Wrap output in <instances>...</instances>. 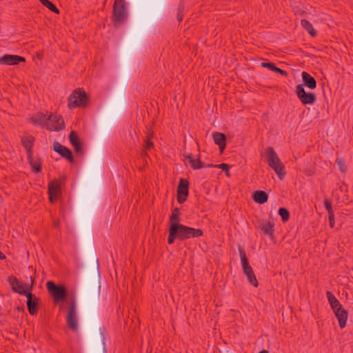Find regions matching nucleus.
Returning <instances> with one entry per match:
<instances>
[{"label":"nucleus","mask_w":353,"mask_h":353,"mask_svg":"<svg viewBox=\"0 0 353 353\" xmlns=\"http://www.w3.org/2000/svg\"><path fill=\"white\" fill-rule=\"evenodd\" d=\"M265 156L268 165L274 170L279 179L283 180L285 176L284 165L273 148L268 147L265 150Z\"/></svg>","instance_id":"obj_1"},{"label":"nucleus","mask_w":353,"mask_h":353,"mask_svg":"<svg viewBox=\"0 0 353 353\" xmlns=\"http://www.w3.org/2000/svg\"><path fill=\"white\" fill-rule=\"evenodd\" d=\"M171 227L175 231L177 239L184 241L190 238H197L203 235V232L201 229H195L181 223L172 224Z\"/></svg>","instance_id":"obj_2"},{"label":"nucleus","mask_w":353,"mask_h":353,"mask_svg":"<svg viewBox=\"0 0 353 353\" xmlns=\"http://www.w3.org/2000/svg\"><path fill=\"white\" fill-rule=\"evenodd\" d=\"M46 288L49 293L53 297V301L55 304L63 303L67 297V290L63 285H56L53 281H49L46 283Z\"/></svg>","instance_id":"obj_3"},{"label":"nucleus","mask_w":353,"mask_h":353,"mask_svg":"<svg viewBox=\"0 0 353 353\" xmlns=\"http://www.w3.org/2000/svg\"><path fill=\"white\" fill-rule=\"evenodd\" d=\"M68 101V108L70 109L84 107L88 103V97L83 90L79 88L72 92L69 96Z\"/></svg>","instance_id":"obj_4"},{"label":"nucleus","mask_w":353,"mask_h":353,"mask_svg":"<svg viewBox=\"0 0 353 353\" xmlns=\"http://www.w3.org/2000/svg\"><path fill=\"white\" fill-rule=\"evenodd\" d=\"M100 288L99 281L97 280L94 284L89 283L86 285L83 296L88 305L92 306L96 303L99 298Z\"/></svg>","instance_id":"obj_5"},{"label":"nucleus","mask_w":353,"mask_h":353,"mask_svg":"<svg viewBox=\"0 0 353 353\" xmlns=\"http://www.w3.org/2000/svg\"><path fill=\"white\" fill-rule=\"evenodd\" d=\"M105 329L100 327L94 334L93 346L91 353H106L105 348Z\"/></svg>","instance_id":"obj_6"},{"label":"nucleus","mask_w":353,"mask_h":353,"mask_svg":"<svg viewBox=\"0 0 353 353\" xmlns=\"http://www.w3.org/2000/svg\"><path fill=\"white\" fill-rule=\"evenodd\" d=\"M126 18L125 0H114L113 4L112 20L114 26H119Z\"/></svg>","instance_id":"obj_7"},{"label":"nucleus","mask_w":353,"mask_h":353,"mask_svg":"<svg viewBox=\"0 0 353 353\" xmlns=\"http://www.w3.org/2000/svg\"><path fill=\"white\" fill-rule=\"evenodd\" d=\"M295 92L298 99L304 105L313 104L316 101V94L312 92H306L303 85H298Z\"/></svg>","instance_id":"obj_8"},{"label":"nucleus","mask_w":353,"mask_h":353,"mask_svg":"<svg viewBox=\"0 0 353 353\" xmlns=\"http://www.w3.org/2000/svg\"><path fill=\"white\" fill-rule=\"evenodd\" d=\"M46 128L50 131H60L65 128L64 121L61 115L50 114L48 117Z\"/></svg>","instance_id":"obj_9"},{"label":"nucleus","mask_w":353,"mask_h":353,"mask_svg":"<svg viewBox=\"0 0 353 353\" xmlns=\"http://www.w3.org/2000/svg\"><path fill=\"white\" fill-rule=\"evenodd\" d=\"M189 194V182L185 179H180L176 190L177 201L182 204L186 200Z\"/></svg>","instance_id":"obj_10"},{"label":"nucleus","mask_w":353,"mask_h":353,"mask_svg":"<svg viewBox=\"0 0 353 353\" xmlns=\"http://www.w3.org/2000/svg\"><path fill=\"white\" fill-rule=\"evenodd\" d=\"M8 281L10 285L12 287V290L19 294L26 296L27 294L31 292L32 288L28 287L26 285H24L21 281H19L17 278L14 276H8Z\"/></svg>","instance_id":"obj_11"},{"label":"nucleus","mask_w":353,"mask_h":353,"mask_svg":"<svg viewBox=\"0 0 353 353\" xmlns=\"http://www.w3.org/2000/svg\"><path fill=\"white\" fill-rule=\"evenodd\" d=\"M68 326L73 331L78 328V323L76 315V304L74 301H71L69 303L68 315L66 317Z\"/></svg>","instance_id":"obj_12"},{"label":"nucleus","mask_w":353,"mask_h":353,"mask_svg":"<svg viewBox=\"0 0 353 353\" xmlns=\"http://www.w3.org/2000/svg\"><path fill=\"white\" fill-rule=\"evenodd\" d=\"M49 201L53 203L57 196L61 194V183L58 180H52L48 183Z\"/></svg>","instance_id":"obj_13"},{"label":"nucleus","mask_w":353,"mask_h":353,"mask_svg":"<svg viewBox=\"0 0 353 353\" xmlns=\"http://www.w3.org/2000/svg\"><path fill=\"white\" fill-rule=\"evenodd\" d=\"M184 157H185V161L187 162H188V163L190 164V165L191 166V168L193 170H198V169H201L203 168H213L214 167L213 164H205V163L202 162L200 160L199 157L196 159H194V157L191 153L185 154Z\"/></svg>","instance_id":"obj_14"},{"label":"nucleus","mask_w":353,"mask_h":353,"mask_svg":"<svg viewBox=\"0 0 353 353\" xmlns=\"http://www.w3.org/2000/svg\"><path fill=\"white\" fill-rule=\"evenodd\" d=\"M25 61L24 57L18 55L5 54L0 58V64L8 65H18L20 62Z\"/></svg>","instance_id":"obj_15"},{"label":"nucleus","mask_w":353,"mask_h":353,"mask_svg":"<svg viewBox=\"0 0 353 353\" xmlns=\"http://www.w3.org/2000/svg\"><path fill=\"white\" fill-rule=\"evenodd\" d=\"M53 150L59 153L62 157L68 159L70 162H72L74 161L71 150L61 145L60 143L54 142L53 144Z\"/></svg>","instance_id":"obj_16"},{"label":"nucleus","mask_w":353,"mask_h":353,"mask_svg":"<svg viewBox=\"0 0 353 353\" xmlns=\"http://www.w3.org/2000/svg\"><path fill=\"white\" fill-rule=\"evenodd\" d=\"M35 141V139L32 135H26L21 137V143L26 149L28 159H30L33 154L32 148Z\"/></svg>","instance_id":"obj_17"},{"label":"nucleus","mask_w":353,"mask_h":353,"mask_svg":"<svg viewBox=\"0 0 353 353\" xmlns=\"http://www.w3.org/2000/svg\"><path fill=\"white\" fill-rule=\"evenodd\" d=\"M27 297V307L31 315H36L38 312L39 299L31 292L26 296Z\"/></svg>","instance_id":"obj_18"},{"label":"nucleus","mask_w":353,"mask_h":353,"mask_svg":"<svg viewBox=\"0 0 353 353\" xmlns=\"http://www.w3.org/2000/svg\"><path fill=\"white\" fill-rule=\"evenodd\" d=\"M336 319L339 321V327L343 328L346 325L348 313L346 310L342 307V305L333 310Z\"/></svg>","instance_id":"obj_19"},{"label":"nucleus","mask_w":353,"mask_h":353,"mask_svg":"<svg viewBox=\"0 0 353 353\" xmlns=\"http://www.w3.org/2000/svg\"><path fill=\"white\" fill-rule=\"evenodd\" d=\"M69 139L70 143L74 148L75 152L77 154L83 153V148L82 144L78 137L77 133L74 131H72L69 134Z\"/></svg>","instance_id":"obj_20"},{"label":"nucleus","mask_w":353,"mask_h":353,"mask_svg":"<svg viewBox=\"0 0 353 353\" xmlns=\"http://www.w3.org/2000/svg\"><path fill=\"white\" fill-rule=\"evenodd\" d=\"M214 143L219 145L220 152L222 153L226 146V137L223 133L215 132L212 134Z\"/></svg>","instance_id":"obj_21"},{"label":"nucleus","mask_w":353,"mask_h":353,"mask_svg":"<svg viewBox=\"0 0 353 353\" xmlns=\"http://www.w3.org/2000/svg\"><path fill=\"white\" fill-rule=\"evenodd\" d=\"M30 121L34 125L46 127L48 117L43 112H37L36 114L30 118Z\"/></svg>","instance_id":"obj_22"},{"label":"nucleus","mask_w":353,"mask_h":353,"mask_svg":"<svg viewBox=\"0 0 353 353\" xmlns=\"http://www.w3.org/2000/svg\"><path fill=\"white\" fill-rule=\"evenodd\" d=\"M302 79L303 87L305 86L309 89L314 90L316 88V81L315 79L312 77L307 72H303L302 74Z\"/></svg>","instance_id":"obj_23"},{"label":"nucleus","mask_w":353,"mask_h":353,"mask_svg":"<svg viewBox=\"0 0 353 353\" xmlns=\"http://www.w3.org/2000/svg\"><path fill=\"white\" fill-rule=\"evenodd\" d=\"M252 199L256 203L263 204L267 202L268 194L263 190H257L252 194Z\"/></svg>","instance_id":"obj_24"},{"label":"nucleus","mask_w":353,"mask_h":353,"mask_svg":"<svg viewBox=\"0 0 353 353\" xmlns=\"http://www.w3.org/2000/svg\"><path fill=\"white\" fill-rule=\"evenodd\" d=\"M28 162L32 168V170L34 173L41 172L42 170V161L40 159H34L33 154L31 155L30 159H28Z\"/></svg>","instance_id":"obj_25"},{"label":"nucleus","mask_w":353,"mask_h":353,"mask_svg":"<svg viewBox=\"0 0 353 353\" xmlns=\"http://www.w3.org/2000/svg\"><path fill=\"white\" fill-rule=\"evenodd\" d=\"M238 248H239V256H240L241 265H242V270H243V271L244 270H248V268H251V266H250L248 259L246 256L245 251L244 248L241 245H239Z\"/></svg>","instance_id":"obj_26"},{"label":"nucleus","mask_w":353,"mask_h":353,"mask_svg":"<svg viewBox=\"0 0 353 353\" xmlns=\"http://www.w3.org/2000/svg\"><path fill=\"white\" fill-rule=\"evenodd\" d=\"M261 66L263 68H267L269 70L274 71L275 72H278L283 76L287 77L288 72L285 70H283L275 65V63L272 62H262L261 63Z\"/></svg>","instance_id":"obj_27"},{"label":"nucleus","mask_w":353,"mask_h":353,"mask_svg":"<svg viewBox=\"0 0 353 353\" xmlns=\"http://www.w3.org/2000/svg\"><path fill=\"white\" fill-rule=\"evenodd\" d=\"M243 272L247 276L248 281L254 287L258 286V281L252 267L248 268V270H244Z\"/></svg>","instance_id":"obj_28"},{"label":"nucleus","mask_w":353,"mask_h":353,"mask_svg":"<svg viewBox=\"0 0 353 353\" xmlns=\"http://www.w3.org/2000/svg\"><path fill=\"white\" fill-rule=\"evenodd\" d=\"M326 296L332 310H336L337 307L342 305L331 292L327 291L326 292Z\"/></svg>","instance_id":"obj_29"},{"label":"nucleus","mask_w":353,"mask_h":353,"mask_svg":"<svg viewBox=\"0 0 353 353\" xmlns=\"http://www.w3.org/2000/svg\"><path fill=\"white\" fill-rule=\"evenodd\" d=\"M180 210L178 208H175L172 210V214L169 219V225L172 224H179L180 223V216H181Z\"/></svg>","instance_id":"obj_30"},{"label":"nucleus","mask_w":353,"mask_h":353,"mask_svg":"<svg viewBox=\"0 0 353 353\" xmlns=\"http://www.w3.org/2000/svg\"><path fill=\"white\" fill-rule=\"evenodd\" d=\"M301 26L303 27V28L312 37H314L316 36L317 32L314 29L312 23L307 21V19H302L301 21Z\"/></svg>","instance_id":"obj_31"},{"label":"nucleus","mask_w":353,"mask_h":353,"mask_svg":"<svg viewBox=\"0 0 353 353\" xmlns=\"http://www.w3.org/2000/svg\"><path fill=\"white\" fill-rule=\"evenodd\" d=\"M261 229L265 234L272 236L274 233L273 224L269 221H265L262 223Z\"/></svg>","instance_id":"obj_32"},{"label":"nucleus","mask_w":353,"mask_h":353,"mask_svg":"<svg viewBox=\"0 0 353 353\" xmlns=\"http://www.w3.org/2000/svg\"><path fill=\"white\" fill-rule=\"evenodd\" d=\"M39 1L54 13L59 14V10L49 0H39Z\"/></svg>","instance_id":"obj_33"},{"label":"nucleus","mask_w":353,"mask_h":353,"mask_svg":"<svg viewBox=\"0 0 353 353\" xmlns=\"http://www.w3.org/2000/svg\"><path fill=\"white\" fill-rule=\"evenodd\" d=\"M279 214L281 216L282 221L283 222H286L289 220L290 218V212L289 211L285 208H280L279 209Z\"/></svg>","instance_id":"obj_34"},{"label":"nucleus","mask_w":353,"mask_h":353,"mask_svg":"<svg viewBox=\"0 0 353 353\" xmlns=\"http://www.w3.org/2000/svg\"><path fill=\"white\" fill-rule=\"evenodd\" d=\"M168 233L169 234H168V243L169 244H172V243H174V240L176 239H177V236L176 234L175 231H174V230L172 229L171 225H169Z\"/></svg>","instance_id":"obj_35"},{"label":"nucleus","mask_w":353,"mask_h":353,"mask_svg":"<svg viewBox=\"0 0 353 353\" xmlns=\"http://www.w3.org/2000/svg\"><path fill=\"white\" fill-rule=\"evenodd\" d=\"M336 163L337 164L339 169L342 173H345L347 171V168L345 165V160L341 158H338L336 160Z\"/></svg>","instance_id":"obj_36"},{"label":"nucleus","mask_w":353,"mask_h":353,"mask_svg":"<svg viewBox=\"0 0 353 353\" xmlns=\"http://www.w3.org/2000/svg\"><path fill=\"white\" fill-rule=\"evenodd\" d=\"M185 10V6L183 3H180L177 10L176 18L179 22H181L183 17V12Z\"/></svg>","instance_id":"obj_37"},{"label":"nucleus","mask_w":353,"mask_h":353,"mask_svg":"<svg viewBox=\"0 0 353 353\" xmlns=\"http://www.w3.org/2000/svg\"><path fill=\"white\" fill-rule=\"evenodd\" d=\"M324 205H325V207L328 214L334 213V211H333L332 207V202L330 200L325 199L324 201Z\"/></svg>","instance_id":"obj_38"},{"label":"nucleus","mask_w":353,"mask_h":353,"mask_svg":"<svg viewBox=\"0 0 353 353\" xmlns=\"http://www.w3.org/2000/svg\"><path fill=\"white\" fill-rule=\"evenodd\" d=\"M214 167H216V168H221V169L225 170V172H226V174L229 175V168L230 167V165L228 164L221 163V164H218V165H214Z\"/></svg>","instance_id":"obj_39"},{"label":"nucleus","mask_w":353,"mask_h":353,"mask_svg":"<svg viewBox=\"0 0 353 353\" xmlns=\"http://www.w3.org/2000/svg\"><path fill=\"white\" fill-rule=\"evenodd\" d=\"M154 147V143L149 140H145L144 149L145 150H150Z\"/></svg>","instance_id":"obj_40"},{"label":"nucleus","mask_w":353,"mask_h":353,"mask_svg":"<svg viewBox=\"0 0 353 353\" xmlns=\"http://www.w3.org/2000/svg\"><path fill=\"white\" fill-rule=\"evenodd\" d=\"M328 214H329L328 219H329L330 225L331 228H334V223H335L334 214V213Z\"/></svg>","instance_id":"obj_41"},{"label":"nucleus","mask_w":353,"mask_h":353,"mask_svg":"<svg viewBox=\"0 0 353 353\" xmlns=\"http://www.w3.org/2000/svg\"><path fill=\"white\" fill-rule=\"evenodd\" d=\"M154 137V134L153 132H150L148 133L147 136H146V139L145 140H149V141H151V139H152Z\"/></svg>","instance_id":"obj_42"},{"label":"nucleus","mask_w":353,"mask_h":353,"mask_svg":"<svg viewBox=\"0 0 353 353\" xmlns=\"http://www.w3.org/2000/svg\"><path fill=\"white\" fill-rule=\"evenodd\" d=\"M95 271L97 273V274L99 275V263H98V260L97 259L96 261V268H95Z\"/></svg>","instance_id":"obj_43"},{"label":"nucleus","mask_w":353,"mask_h":353,"mask_svg":"<svg viewBox=\"0 0 353 353\" xmlns=\"http://www.w3.org/2000/svg\"><path fill=\"white\" fill-rule=\"evenodd\" d=\"M147 151H148V150H145L144 149V150L141 152V156H142L143 157H147V156H148V152H147Z\"/></svg>","instance_id":"obj_44"},{"label":"nucleus","mask_w":353,"mask_h":353,"mask_svg":"<svg viewBox=\"0 0 353 353\" xmlns=\"http://www.w3.org/2000/svg\"><path fill=\"white\" fill-rule=\"evenodd\" d=\"M5 258V254L0 251V259H4Z\"/></svg>","instance_id":"obj_45"},{"label":"nucleus","mask_w":353,"mask_h":353,"mask_svg":"<svg viewBox=\"0 0 353 353\" xmlns=\"http://www.w3.org/2000/svg\"><path fill=\"white\" fill-rule=\"evenodd\" d=\"M259 353H268V351L263 350L259 352Z\"/></svg>","instance_id":"obj_46"},{"label":"nucleus","mask_w":353,"mask_h":353,"mask_svg":"<svg viewBox=\"0 0 353 353\" xmlns=\"http://www.w3.org/2000/svg\"><path fill=\"white\" fill-rule=\"evenodd\" d=\"M30 279H31V281H32V285H33L34 279H32V276L30 277Z\"/></svg>","instance_id":"obj_47"}]
</instances>
